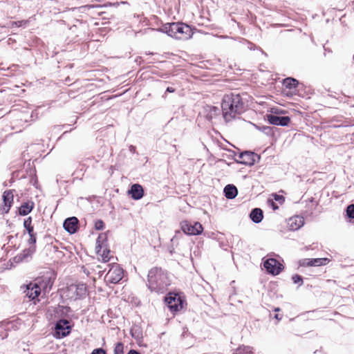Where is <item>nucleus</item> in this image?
I'll list each match as a JSON object with an SVG mask.
<instances>
[{"label":"nucleus","instance_id":"nucleus-1","mask_svg":"<svg viewBox=\"0 0 354 354\" xmlns=\"http://www.w3.org/2000/svg\"><path fill=\"white\" fill-rule=\"evenodd\" d=\"M221 110L225 121L228 122L245 111V102L239 94H226L222 100Z\"/></svg>","mask_w":354,"mask_h":354},{"label":"nucleus","instance_id":"nucleus-2","mask_svg":"<svg viewBox=\"0 0 354 354\" xmlns=\"http://www.w3.org/2000/svg\"><path fill=\"white\" fill-rule=\"evenodd\" d=\"M148 287L151 291L164 292L170 285L167 273L161 268H151L148 273Z\"/></svg>","mask_w":354,"mask_h":354},{"label":"nucleus","instance_id":"nucleus-3","mask_svg":"<svg viewBox=\"0 0 354 354\" xmlns=\"http://www.w3.org/2000/svg\"><path fill=\"white\" fill-rule=\"evenodd\" d=\"M160 31L177 39H187L191 37V28L183 23L174 22L165 24Z\"/></svg>","mask_w":354,"mask_h":354},{"label":"nucleus","instance_id":"nucleus-4","mask_svg":"<svg viewBox=\"0 0 354 354\" xmlns=\"http://www.w3.org/2000/svg\"><path fill=\"white\" fill-rule=\"evenodd\" d=\"M183 232L188 235H198L203 231V225L199 222H189L184 221L180 223Z\"/></svg>","mask_w":354,"mask_h":354},{"label":"nucleus","instance_id":"nucleus-5","mask_svg":"<svg viewBox=\"0 0 354 354\" xmlns=\"http://www.w3.org/2000/svg\"><path fill=\"white\" fill-rule=\"evenodd\" d=\"M165 302L171 312L176 313L183 308V301L177 294L169 293L165 297Z\"/></svg>","mask_w":354,"mask_h":354},{"label":"nucleus","instance_id":"nucleus-6","mask_svg":"<svg viewBox=\"0 0 354 354\" xmlns=\"http://www.w3.org/2000/svg\"><path fill=\"white\" fill-rule=\"evenodd\" d=\"M123 277V269L119 265H113L109 270L105 277V280L108 283H117Z\"/></svg>","mask_w":354,"mask_h":354},{"label":"nucleus","instance_id":"nucleus-7","mask_svg":"<svg viewBox=\"0 0 354 354\" xmlns=\"http://www.w3.org/2000/svg\"><path fill=\"white\" fill-rule=\"evenodd\" d=\"M266 271L273 275L279 274L283 269V265L274 258H269L263 263Z\"/></svg>","mask_w":354,"mask_h":354},{"label":"nucleus","instance_id":"nucleus-8","mask_svg":"<svg viewBox=\"0 0 354 354\" xmlns=\"http://www.w3.org/2000/svg\"><path fill=\"white\" fill-rule=\"evenodd\" d=\"M33 283L39 288L40 293L41 291L46 293L51 290L54 281L49 276H42L36 279Z\"/></svg>","mask_w":354,"mask_h":354},{"label":"nucleus","instance_id":"nucleus-9","mask_svg":"<svg viewBox=\"0 0 354 354\" xmlns=\"http://www.w3.org/2000/svg\"><path fill=\"white\" fill-rule=\"evenodd\" d=\"M55 336L61 338L67 336L71 331L69 322L66 319L59 320L55 327Z\"/></svg>","mask_w":354,"mask_h":354},{"label":"nucleus","instance_id":"nucleus-10","mask_svg":"<svg viewBox=\"0 0 354 354\" xmlns=\"http://www.w3.org/2000/svg\"><path fill=\"white\" fill-rule=\"evenodd\" d=\"M256 158H259V156L254 152L244 151L240 153L238 156V158L235 160L236 162L242 165H253L256 161Z\"/></svg>","mask_w":354,"mask_h":354},{"label":"nucleus","instance_id":"nucleus-11","mask_svg":"<svg viewBox=\"0 0 354 354\" xmlns=\"http://www.w3.org/2000/svg\"><path fill=\"white\" fill-rule=\"evenodd\" d=\"M78 219L76 217L66 218L63 224L64 228L70 234H74L78 229Z\"/></svg>","mask_w":354,"mask_h":354},{"label":"nucleus","instance_id":"nucleus-12","mask_svg":"<svg viewBox=\"0 0 354 354\" xmlns=\"http://www.w3.org/2000/svg\"><path fill=\"white\" fill-rule=\"evenodd\" d=\"M268 120L270 124L273 125L287 126L290 121L288 116H278L274 115H268Z\"/></svg>","mask_w":354,"mask_h":354},{"label":"nucleus","instance_id":"nucleus-13","mask_svg":"<svg viewBox=\"0 0 354 354\" xmlns=\"http://www.w3.org/2000/svg\"><path fill=\"white\" fill-rule=\"evenodd\" d=\"M14 195L12 190L5 191L3 194V206L2 211L3 213H8L12 206Z\"/></svg>","mask_w":354,"mask_h":354},{"label":"nucleus","instance_id":"nucleus-14","mask_svg":"<svg viewBox=\"0 0 354 354\" xmlns=\"http://www.w3.org/2000/svg\"><path fill=\"white\" fill-rule=\"evenodd\" d=\"M24 293L31 300L36 299L40 295L39 288L33 282L26 286Z\"/></svg>","mask_w":354,"mask_h":354},{"label":"nucleus","instance_id":"nucleus-15","mask_svg":"<svg viewBox=\"0 0 354 354\" xmlns=\"http://www.w3.org/2000/svg\"><path fill=\"white\" fill-rule=\"evenodd\" d=\"M329 261L327 258L317 259H304L302 260L301 265L307 266H319L326 265Z\"/></svg>","mask_w":354,"mask_h":354},{"label":"nucleus","instance_id":"nucleus-16","mask_svg":"<svg viewBox=\"0 0 354 354\" xmlns=\"http://www.w3.org/2000/svg\"><path fill=\"white\" fill-rule=\"evenodd\" d=\"M128 192L134 200H140L144 196V189L139 184H133L131 185Z\"/></svg>","mask_w":354,"mask_h":354},{"label":"nucleus","instance_id":"nucleus-17","mask_svg":"<svg viewBox=\"0 0 354 354\" xmlns=\"http://www.w3.org/2000/svg\"><path fill=\"white\" fill-rule=\"evenodd\" d=\"M203 109L205 117L209 121L220 114V109L216 106L206 105Z\"/></svg>","mask_w":354,"mask_h":354},{"label":"nucleus","instance_id":"nucleus-18","mask_svg":"<svg viewBox=\"0 0 354 354\" xmlns=\"http://www.w3.org/2000/svg\"><path fill=\"white\" fill-rule=\"evenodd\" d=\"M304 224V221L303 217L297 216L290 218L289 220V225L292 230H296L299 229Z\"/></svg>","mask_w":354,"mask_h":354},{"label":"nucleus","instance_id":"nucleus-19","mask_svg":"<svg viewBox=\"0 0 354 354\" xmlns=\"http://www.w3.org/2000/svg\"><path fill=\"white\" fill-rule=\"evenodd\" d=\"M97 254L101 257L104 262H108L111 260V257L110 256V250L107 246L102 245V248H96Z\"/></svg>","mask_w":354,"mask_h":354},{"label":"nucleus","instance_id":"nucleus-20","mask_svg":"<svg viewBox=\"0 0 354 354\" xmlns=\"http://www.w3.org/2000/svg\"><path fill=\"white\" fill-rule=\"evenodd\" d=\"M225 196L228 199L234 198L238 194V190L234 185L229 184L224 188Z\"/></svg>","mask_w":354,"mask_h":354},{"label":"nucleus","instance_id":"nucleus-21","mask_svg":"<svg viewBox=\"0 0 354 354\" xmlns=\"http://www.w3.org/2000/svg\"><path fill=\"white\" fill-rule=\"evenodd\" d=\"M250 219L255 223H259L263 218V211L260 208L253 209L250 214Z\"/></svg>","mask_w":354,"mask_h":354},{"label":"nucleus","instance_id":"nucleus-22","mask_svg":"<svg viewBox=\"0 0 354 354\" xmlns=\"http://www.w3.org/2000/svg\"><path fill=\"white\" fill-rule=\"evenodd\" d=\"M34 207V203L32 201H28L26 203H24L19 207V214L21 216H26L33 209Z\"/></svg>","mask_w":354,"mask_h":354},{"label":"nucleus","instance_id":"nucleus-23","mask_svg":"<svg viewBox=\"0 0 354 354\" xmlns=\"http://www.w3.org/2000/svg\"><path fill=\"white\" fill-rule=\"evenodd\" d=\"M71 289H75V292L78 298H82L86 295V286L84 283H78L75 286H71Z\"/></svg>","mask_w":354,"mask_h":354},{"label":"nucleus","instance_id":"nucleus-24","mask_svg":"<svg viewBox=\"0 0 354 354\" xmlns=\"http://www.w3.org/2000/svg\"><path fill=\"white\" fill-rule=\"evenodd\" d=\"M298 81L292 77H287L283 80V85L286 88L290 90L296 89L298 86Z\"/></svg>","mask_w":354,"mask_h":354},{"label":"nucleus","instance_id":"nucleus-25","mask_svg":"<svg viewBox=\"0 0 354 354\" xmlns=\"http://www.w3.org/2000/svg\"><path fill=\"white\" fill-rule=\"evenodd\" d=\"M107 237L104 233L100 234L96 241V248L107 246Z\"/></svg>","mask_w":354,"mask_h":354},{"label":"nucleus","instance_id":"nucleus-26","mask_svg":"<svg viewBox=\"0 0 354 354\" xmlns=\"http://www.w3.org/2000/svg\"><path fill=\"white\" fill-rule=\"evenodd\" d=\"M24 227L26 230L28 234L34 232V228L32 225V218L30 216L24 220Z\"/></svg>","mask_w":354,"mask_h":354},{"label":"nucleus","instance_id":"nucleus-27","mask_svg":"<svg viewBox=\"0 0 354 354\" xmlns=\"http://www.w3.org/2000/svg\"><path fill=\"white\" fill-rule=\"evenodd\" d=\"M28 24V20H21L17 21H11L10 23V27H26Z\"/></svg>","mask_w":354,"mask_h":354},{"label":"nucleus","instance_id":"nucleus-28","mask_svg":"<svg viewBox=\"0 0 354 354\" xmlns=\"http://www.w3.org/2000/svg\"><path fill=\"white\" fill-rule=\"evenodd\" d=\"M181 234L180 232H176V235L171 239V245L169 247V252L171 255H172L175 252V248H174V243L176 241V239L178 238V235Z\"/></svg>","mask_w":354,"mask_h":354},{"label":"nucleus","instance_id":"nucleus-29","mask_svg":"<svg viewBox=\"0 0 354 354\" xmlns=\"http://www.w3.org/2000/svg\"><path fill=\"white\" fill-rule=\"evenodd\" d=\"M35 251V246H30L29 248L23 251V257L26 258L31 256Z\"/></svg>","mask_w":354,"mask_h":354},{"label":"nucleus","instance_id":"nucleus-30","mask_svg":"<svg viewBox=\"0 0 354 354\" xmlns=\"http://www.w3.org/2000/svg\"><path fill=\"white\" fill-rule=\"evenodd\" d=\"M124 345L121 342H118L115 344L114 348V354H124Z\"/></svg>","mask_w":354,"mask_h":354},{"label":"nucleus","instance_id":"nucleus-31","mask_svg":"<svg viewBox=\"0 0 354 354\" xmlns=\"http://www.w3.org/2000/svg\"><path fill=\"white\" fill-rule=\"evenodd\" d=\"M346 214L348 218H354V204L350 205L347 207Z\"/></svg>","mask_w":354,"mask_h":354},{"label":"nucleus","instance_id":"nucleus-32","mask_svg":"<svg viewBox=\"0 0 354 354\" xmlns=\"http://www.w3.org/2000/svg\"><path fill=\"white\" fill-rule=\"evenodd\" d=\"M29 239L28 240V243L31 245L30 246H35V243L37 241L36 234L35 232L28 234Z\"/></svg>","mask_w":354,"mask_h":354},{"label":"nucleus","instance_id":"nucleus-33","mask_svg":"<svg viewBox=\"0 0 354 354\" xmlns=\"http://www.w3.org/2000/svg\"><path fill=\"white\" fill-rule=\"evenodd\" d=\"M292 279L295 283L298 284L299 286L303 284V279L301 276L299 274L293 275L292 277Z\"/></svg>","mask_w":354,"mask_h":354},{"label":"nucleus","instance_id":"nucleus-34","mask_svg":"<svg viewBox=\"0 0 354 354\" xmlns=\"http://www.w3.org/2000/svg\"><path fill=\"white\" fill-rule=\"evenodd\" d=\"M237 354L248 353L250 352V348L248 346H241L236 350Z\"/></svg>","mask_w":354,"mask_h":354},{"label":"nucleus","instance_id":"nucleus-35","mask_svg":"<svg viewBox=\"0 0 354 354\" xmlns=\"http://www.w3.org/2000/svg\"><path fill=\"white\" fill-rule=\"evenodd\" d=\"M260 130L266 135H270L272 133V129L269 126H263L260 128Z\"/></svg>","mask_w":354,"mask_h":354},{"label":"nucleus","instance_id":"nucleus-36","mask_svg":"<svg viewBox=\"0 0 354 354\" xmlns=\"http://www.w3.org/2000/svg\"><path fill=\"white\" fill-rule=\"evenodd\" d=\"M104 227V222L102 220H97L95 223V228L97 230H103Z\"/></svg>","mask_w":354,"mask_h":354},{"label":"nucleus","instance_id":"nucleus-37","mask_svg":"<svg viewBox=\"0 0 354 354\" xmlns=\"http://www.w3.org/2000/svg\"><path fill=\"white\" fill-rule=\"evenodd\" d=\"M91 354H106V351L103 348H96L93 351Z\"/></svg>","mask_w":354,"mask_h":354},{"label":"nucleus","instance_id":"nucleus-38","mask_svg":"<svg viewBox=\"0 0 354 354\" xmlns=\"http://www.w3.org/2000/svg\"><path fill=\"white\" fill-rule=\"evenodd\" d=\"M94 270H97L98 271V273L100 274V275H102V273L105 271L104 270H102V266H96V269H93Z\"/></svg>","mask_w":354,"mask_h":354},{"label":"nucleus","instance_id":"nucleus-39","mask_svg":"<svg viewBox=\"0 0 354 354\" xmlns=\"http://www.w3.org/2000/svg\"><path fill=\"white\" fill-rule=\"evenodd\" d=\"M166 91L169 93H174L175 91V89L172 87H167Z\"/></svg>","mask_w":354,"mask_h":354},{"label":"nucleus","instance_id":"nucleus-40","mask_svg":"<svg viewBox=\"0 0 354 354\" xmlns=\"http://www.w3.org/2000/svg\"><path fill=\"white\" fill-rule=\"evenodd\" d=\"M283 197L282 196H279V195H277V194H275L274 196V199L277 201H279V200H281V198H283Z\"/></svg>","mask_w":354,"mask_h":354},{"label":"nucleus","instance_id":"nucleus-41","mask_svg":"<svg viewBox=\"0 0 354 354\" xmlns=\"http://www.w3.org/2000/svg\"><path fill=\"white\" fill-rule=\"evenodd\" d=\"M127 354H140V353L136 350H130Z\"/></svg>","mask_w":354,"mask_h":354},{"label":"nucleus","instance_id":"nucleus-42","mask_svg":"<svg viewBox=\"0 0 354 354\" xmlns=\"http://www.w3.org/2000/svg\"><path fill=\"white\" fill-rule=\"evenodd\" d=\"M274 317H275L277 319H278V320H280V319H281V317H279V315H276L274 316Z\"/></svg>","mask_w":354,"mask_h":354},{"label":"nucleus","instance_id":"nucleus-43","mask_svg":"<svg viewBox=\"0 0 354 354\" xmlns=\"http://www.w3.org/2000/svg\"><path fill=\"white\" fill-rule=\"evenodd\" d=\"M275 310H276V311H279V308H276V309H275Z\"/></svg>","mask_w":354,"mask_h":354}]
</instances>
